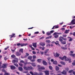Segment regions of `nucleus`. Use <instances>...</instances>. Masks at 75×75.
I'll list each match as a JSON object with an SVG mask.
<instances>
[{"label":"nucleus","mask_w":75,"mask_h":75,"mask_svg":"<svg viewBox=\"0 0 75 75\" xmlns=\"http://www.w3.org/2000/svg\"><path fill=\"white\" fill-rule=\"evenodd\" d=\"M40 67V65H38V71L40 72H41L42 69H45V68L44 67Z\"/></svg>","instance_id":"f257e3e1"},{"label":"nucleus","mask_w":75,"mask_h":75,"mask_svg":"<svg viewBox=\"0 0 75 75\" xmlns=\"http://www.w3.org/2000/svg\"><path fill=\"white\" fill-rule=\"evenodd\" d=\"M54 56L55 57L57 58V57H59V54L57 52H56V53L54 54Z\"/></svg>","instance_id":"f03ea898"},{"label":"nucleus","mask_w":75,"mask_h":75,"mask_svg":"<svg viewBox=\"0 0 75 75\" xmlns=\"http://www.w3.org/2000/svg\"><path fill=\"white\" fill-rule=\"evenodd\" d=\"M13 63H15L16 62L17 63V62H18V58H15V59L13 60Z\"/></svg>","instance_id":"7ed1b4c3"},{"label":"nucleus","mask_w":75,"mask_h":75,"mask_svg":"<svg viewBox=\"0 0 75 75\" xmlns=\"http://www.w3.org/2000/svg\"><path fill=\"white\" fill-rule=\"evenodd\" d=\"M16 56L19 57V56H20V55H21V54L20 52H16Z\"/></svg>","instance_id":"20e7f679"},{"label":"nucleus","mask_w":75,"mask_h":75,"mask_svg":"<svg viewBox=\"0 0 75 75\" xmlns=\"http://www.w3.org/2000/svg\"><path fill=\"white\" fill-rule=\"evenodd\" d=\"M40 45H41V46H42V47L45 46V43L44 42H40Z\"/></svg>","instance_id":"39448f33"},{"label":"nucleus","mask_w":75,"mask_h":75,"mask_svg":"<svg viewBox=\"0 0 75 75\" xmlns=\"http://www.w3.org/2000/svg\"><path fill=\"white\" fill-rule=\"evenodd\" d=\"M2 67L3 68H7V64H3L2 65Z\"/></svg>","instance_id":"423d86ee"},{"label":"nucleus","mask_w":75,"mask_h":75,"mask_svg":"<svg viewBox=\"0 0 75 75\" xmlns=\"http://www.w3.org/2000/svg\"><path fill=\"white\" fill-rule=\"evenodd\" d=\"M64 57L65 61H69V59L68 57H67L66 56H64Z\"/></svg>","instance_id":"0eeeda50"},{"label":"nucleus","mask_w":75,"mask_h":75,"mask_svg":"<svg viewBox=\"0 0 75 75\" xmlns=\"http://www.w3.org/2000/svg\"><path fill=\"white\" fill-rule=\"evenodd\" d=\"M28 44L27 43H21V47H23V46H26Z\"/></svg>","instance_id":"6e6552de"},{"label":"nucleus","mask_w":75,"mask_h":75,"mask_svg":"<svg viewBox=\"0 0 75 75\" xmlns=\"http://www.w3.org/2000/svg\"><path fill=\"white\" fill-rule=\"evenodd\" d=\"M11 69L14 70L15 69H16V67L12 65L11 66Z\"/></svg>","instance_id":"1a4fd4ad"},{"label":"nucleus","mask_w":75,"mask_h":75,"mask_svg":"<svg viewBox=\"0 0 75 75\" xmlns=\"http://www.w3.org/2000/svg\"><path fill=\"white\" fill-rule=\"evenodd\" d=\"M75 19H73L71 22V23L72 24H73V25H74V24H75Z\"/></svg>","instance_id":"9d476101"},{"label":"nucleus","mask_w":75,"mask_h":75,"mask_svg":"<svg viewBox=\"0 0 75 75\" xmlns=\"http://www.w3.org/2000/svg\"><path fill=\"white\" fill-rule=\"evenodd\" d=\"M57 34H58V35H59L60 34H62L61 33H58V32H55L53 34V35H57Z\"/></svg>","instance_id":"9b49d317"},{"label":"nucleus","mask_w":75,"mask_h":75,"mask_svg":"<svg viewBox=\"0 0 75 75\" xmlns=\"http://www.w3.org/2000/svg\"><path fill=\"white\" fill-rule=\"evenodd\" d=\"M61 74H63V75H66L67 72H66V71H65V70H63V71L61 72Z\"/></svg>","instance_id":"f8f14e48"},{"label":"nucleus","mask_w":75,"mask_h":75,"mask_svg":"<svg viewBox=\"0 0 75 75\" xmlns=\"http://www.w3.org/2000/svg\"><path fill=\"white\" fill-rule=\"evenodd\" d=\"M67 38L69 39V41H72L73 40V39H72V38L71 37H68Z\"/></svg>","instance_id":"ddd939ff"},{"label":"nucleus","mask_w":75,"mask_h":75,"mask_svg":"<svg viewBox=\"0 0 75 75\" xmlns=\"http://www.w3.org/2000/svg\"><path fill=\"white\" fill-rule=\"evenodd\" d=\"M43 64L45 65H47V63L45 61L43 60Z\"/></svg>","instance_id":"4468645a"},{"label":"nucleus","mask_w":75,"mask_h":75,"mask_svg":"<svg viewBox=\"0 0 75 75\" xmlns=\"http://www.w3.org/2000/svg\"><path fill=\"white\" fill-rule=\"evenodd\" d=\"M61 49L63 50H67L68 48L67 47H64L62 46L61 47Z\"/></svg>","instance_id":"2eb2a0df"},{"label":"nucleus","mask_w":75,"mask_h":75,"mask_svg":"<svg viewBox=\"0 0 75 75\" xmlns=\"http://www.w3.org/2000/svg\"><path fill=\"white\" fill-rule=\"evenodd\" d=\"M69 55H70V57H75V54H69Z\"/></svg>","instance_id":"dca6fc26"},{"label":"nucleus","mask_w":75,"mask_h":75,"mask_svg":"<svg viewBox=\"0 0 75 75\" xmlns=\"http://www.w3.org/2000/svg\"><path fill=\"white\" fill-rule=\"evenodd\" d=\"M61 37H62L60 36L59 38V41L62 42V41H63V39H62Z\"/></svg>","instance_id":"f3484780"},{"label":"nucleus","mask_w":75,"mask_h":75,"mask_svg":"<svg viewBox=\"0 0 75 75\" xmlns=\"http://www.w3.org/2000/svg\"><path fill=\"white\" fill-rule=\"evenodd\" d=\"M33 45L35 48H36V47H37V43H33Z\"/></svg>","instance_id":"a211bd4d"},{"label":"nucleus","mask_w":75,"mask_h":75,"mask_svg":"<svg viewBox=\"0 0 75 75\" xmlns=\"http://www.w3.org/2000/svg\"><path fill=\"white\" fill-rule=\"evenodd\" d=\"M32 58H33V57L31 56H30L28 57V59H29L30 60H31V59H32Z\"/></svg>","instance_id":"6ab92c4d"},{"label":"nucleus","mask_w":75,"mask_h":75,"mask_svg":"<svg viewBox=\"0 0 75 75\" xmlns=\"http://www.w3.org/2000/svg\"><path fill=\"white\" fill-rule=\"evenodd\" d=\"M18 69H19V71H23V68L21 67H18Z\"/></svg>","instance_id":"aec40b11"},{"label":"nucleus","mask_w":75,"mask_h":75,"mask_svg":"<svg viewBox=\"0 0 75 75\" xmlns=\"http://www.w3.org/2000/svg\"><path fill=\"white\" fill-rule=\"evenodd\" d=\"M19 52H21V53H23V49L21 48L19 50Z\"/></svg>","instance_id":"412c9836"},{"label":"nucleus","mask_w":75,"mask_h":75,"mask_svg":"<svg viewBox=\"0 0 75 75\" xmlns=\"http://www.w3.org/2000/svg\"><path fill=\"white\" fill-rule=\"evenodd\" d=\"M45 74L46 75H49V71H45Z\"/></svg>","instance_id":"4be33fe9"},{"label":"nucleus","mask_w":75,"mask_h":75,"mask_svg":"<svg viewBox=\"0 0 75 75\" xmlns=\"http://www.w3.org/2000/svg\"><path fill=\"white\" fill-rule=\"evenodd\" d=\"M25 54V56L26 58H27V57H28V56H29V54L28 52H26Z\"/></svg>","instance_id":"5701e85b"},{"label":"nucleus","mask_w":75,"mask_h":75,"mask_svg":"<svg viewBox=\"0 0 75 75\" xmlns=\"http://www.w3.org/2000/svg\"><path fill=\"white\" fill-rule=\"evenodd\" d=\"M42 61V59H38L37 60V61L38 62H39L40 63L41 62V61Z\"/></svg>","instance_id":"b1692460"},{"label":"nucleus","mask_w":75,"mask_h":75,"mask_svg":"<svg viewBox=\"0 0 75 75\" xmlns=\"http://www.w3.org/2000/svg\"><path fill=\"white\" fill-rule=\"evenodd\" d=\"M55 68L56 71H58L59 69V68L57 66H56Z\"/></svg>","instance_id":"393cba45"},{"label":"nucleus","mask_w":75,"mask_h":75,"mask_svg":"<svg viewBox=\"0 0 75 75\" xmlns=\"http://www.w3.org/2000/svg\"><path fill=\"white\" fill-rule=\"evenodd\" d=\"M11 57L13 59L16 58V56L14 54H12L11 56Z\"/></svg>","instance_id":"a878e982"},{"label":"nucleus","mask_w":75,"mask_h":75,"mask_svg":"<svg viewBox=\"0 0 75 75\" xmlns=\"http://www.w3.org/2000/svg\"><path fill=\"white\" fill-rule=\"evenodd\" d=\"M28 70H30V69H33V68L31 66H30L29 67H28Z\"/></svg>","instance_id":"bb28decb"},{"label":"nucleus","mask_w":75,"mask_h":75,"mask_svg":"<svg viewBox=\"0 0 75 75\" xmlns=\"http://www.w3.org/2000/svg\"><path fill=\"white\" fill-rule=\"evenodd\" d=\"M53 64H54L55 65H57V62L56 61H54L53 62Z\"/></svg>","instance_id":"cd10ccee"},{"label":"nucleus","mask_w":75,"mask_h":75,"mask_svg":"<svg viewBox=\"0 0 75 75\" xmlns=\"http://www.w3.org/2000/svg\"><path fill=\"white\" fill-rule=\"evenodd\" d=\"M61 38H62V39H63V40H64V41H67V40L66 38H64L62 37H61Z\"/></svg>","instance_id":"c85d7f7f"},{"label":"nucleus","mask_w":75,"mask_h":75,"mask_svg":"<svg viewBox=\"0 0 75 75\" xmlns=\"http://www.w3.org/2000/svg\"><path fill=\"white\" fill-rule=\"evenodd\" d=\"M69 33V30H66L65 32L64 33L65 34H68Z\"/></svg>","instance_id":"c756f323"},{"label":"nucleus","mask_w":75,"mask_h":75,"mask_svg":"<svg viewBox=\"0 0 75 75\" xmlns=\"http://www.w3.org/2000/svg\"><path fill=\"white\" fill-rule=\"evenodd\" d=\"M59 59H61V60H62L63 61L64 59V56H63V57H59Z\"/></svg>","instance_id":"7c9ffc66"},{"label":"nucleus","mask_w":75,"mask_h":75,"mask_svg":"<svg viewBox=\"0 0 75 75\" xmlns=\"http://www.w3.org/2000/svg\"><path fill=\"white\" fill-rule=\"evenodd\" d=\"M52 44H54V43H55V44H56V45H58V44L59 45V43H57L56 42H55L54 41H53L52 42Z\"/></svg>","instance_id":"2f4dec72"},{"label":"nucleus","mask_w":75,"mask_h":75,"mask_svg":"<svg viewBox=\"0 0 75 75\" xmlns=\"http://www.w3.org/2000/svg\"><path fill=\"white\" fill-rule=\"evenodd\" d=\"M66 41H63L61 42V44L63 45L66 44Z\"/></svg>","instance_id":"473e14b6"},{"label":"nucleus","mask_w":75,"mask_h":75,"mask_svg":"<svg viewBox=\"0 0 75 75\" xmlns=\"http://www.w3.org/2000/svg\"><path fill=\"white\" fill-rule=\"evenodd\" d=\"M31 64L33 67H36V64L34 63H31Z\"/></svg>","instance_id":"72a5a7b5"},{"label":"nucleus","mask_w":75,"mask_h":75,"mask_svg":"<svg viewBox=\"0 0 75 75\" xmlns=\"http://www.w3.org/2000/svg\"><path fill=\"white\" fill-rule=\"evenodd\" d=\"M46 35H51V33L49 32H48L47 33Z\"/></svg>","instance_id":"f704fd0d"},{"label":"nucleus","mask_w":75,"mask_h":75,"mask_svg":"<svg viewBox=\"0 0 75 75\" xmlns=\"http://www.w3.org/2000/svg\"><path fill=\"white\" fill-rule=\"evenodd\" d=\"M23 68L24 69H25V70H28V67H23Z\"/></svg>","instance_id":"c9c22d12"},{"label":"nucleus","mask_w":75,"mask_h":75,"mask_svg":"<svg viewBox=\"0 0 75 75\" xmlns=\"http://www.w3.org/2000/svg\"><path fill=\"white\" fill-rule=\"evenodd\" d=\"M52 38V35H51L49 37H47L46 38V39H50V38Z\"/></svg>","instance_id":"e433bc0d"},{"label":"nucleus","mask_w":75,"mask_h":75,"mask_svg":"<svg viewBox=\"0 0 75 75\" xmlns=\"http://www.w3.org/2000/svg\"><path fill=\"white\" fill-rule=\"evenodd\" d=\"M9 37H10V40H11V38H13V37H15L16 36H13V35H11V36H9Z\"/></svg>","instance_id":"4c0bfd02"},{"label":"nucleus","mask_w":75,"mask_h":75,"mask_svg":"<svg viewBox=\"0 0 75 75\" xmlns=\"http://www.w3.org/2000/svg\"><path fill=\"white\" fill-rule=\"evenodd\" d=\"M60 63L62 65H65V63L64 62H61Z\"/></svg>","instance_id":"58836bf2"},{"label":"nucleus","mask_w":75,"mask_h":75,"mask_svg":"<svg viewBox=\"0 0 75 75\" xmlns=\"http://www.w3.org/2000/svg\"><path fill=\"white\" fill-rule=\"evenodd\" d=\"M49 50V49H47L45 51V54H46L48 52V51Z\"/></svg>","instance_id":"ea45409f"},{"label":"nucleus","mask_w":75,"mask_h":75,"mask_svg":"<svg viewBox=\"0 0 75 75\" xmlns=\"http://www.w3.org/2000/svg\"><path fill=\"white\" fill-rule=\"evenodd\" d=\"M27 58L25 56H21V58H22V59H23L24 58Z\"/></svg>","instance_id":"a19ab883"},{"label":"nucleus","mask_w":75,"mask_h":75,"mask_svg":"<svg viewBox=\"0 0 75 75\" xmlns=\"http://www.w3.org/2000/svg\"><path fill=\"white\" fill-rule=\"evenodd\" d=\"M49 68L50 69V70H52V66H49Z\"/></svg>","instance_id":"79ce46f5"},{"label":"nucleus","mask_w":75,"mask_h":75,"mask_svg":"<svg viewBox=\"0 0 75 75\" xmlns=\"http://www.w3.org/2000/svg\"><path fill=\"white\" fill-rule=\"evenodd\" d=\"M14 65H15V66H16L17 67H18V65L17 63H15L14 64Z\"/></svg>","instance_id":"37998d69"},{"label":"nucleus","mask_w":75,"mask_h":75,"mask_svg":"<svg viewBox=\"0 0 75 75\" xmlns=\"http://www.w3.org/2000/svg\"><path fill=\"white\" fill-rule=\"evenodd\" d=\"M72 64L73 65H75V60H74V62L72 63Z\"/></svg>","instance_id":"c03bdc74"},{"label":"nucleus","mask_w":75,"mask_h":75,"mask_svg":"<svg viewBox=\"0 0 75 75\" xmlns=\"http://www.w3.org/2000/svg\"><path fill=\"white\" fill-rule=\"evenodd\" d=\"M34 75H39L38 73L37 72H35L34 73Z\"/></svg>","instance_id":"a18cd8bd"},{"label":"nucleus","mask_w":75,"mask_h":75,"mask_svg":"<svg viewBox=\"0 0 75 75\" xmlns=\"http://www.w3.org/2000/svg\"><path fill=\"white\" fill-rule=\"evenodd\" d=\"M69 68L68 67H67L66 69V71H69Z\"/></svg>","instance_id":"49530a36"},{"label":"nucleus","mask_w":75,"mask_h":75,"mask_svg":"<svg viewBox=\"0 0 75 75\" xmlns=\"http://www.w3.org/2000/svg\"><path fill=\"white\" fill-rule=\"evenodd\" d=\"M46 42H48V43H50L51 42V41L50 40H46Z\"/></svg>","instance_id":"de8ad7c7"},{"label":"nucleus","mask_w":75,"mask_h":75,"mask_svg":"<svg viewBox=\"0 0 75 75\" xmlns=\"http://www.w3.org/2000/svg\"><path fill=\"white\" fill-rule=\"evenodd\" d=\"M30 74H31V75H34V73L32 71H30Z\"/></svg>","instance_id":"09e8293b"},{"label":"nucleus","mask_w":75,"mask_h":75,"mask_svg":"<svg viewBox=\"0 0 75 75\" xmlns=\"http://www.w3.org/2000/svg\"><path fill=\"white\" fill-rule=\"evenodd\" d=\"M59 36L58 35H56L54 36V37H55L56 38H57Z\"/></svg>","instance_id":"8fccbe9b"},{"label":"nucleus","mask_w":75,"mask_h":75,"mask_svg":"<svg viewBox=\"0 0 75 75\" xmlns=\"http://www.w3.org/2000/svg\"><path fill=\"white\" fill-rule=\"evenodd\" d=\"M37 58V57L36 56L34 55L33 56V59H35Z\"/></svg>","instance_id":"3c124183"},{"label":"nucleus","mask_w":75,"mask_h":75,"mask_svg":"<svg viewBox=\"0 0 75 75\" xmlns=\"http://www.w3.org/2000/svg\"><path fill=\"white\" fill-rule=\"evenodd\" d=\"M55 28H59V26H58L55 25Z\"/></svg>","instance_id":"603ef678"},{"label":"nucleus","mask_w":75,"mask_h":75,"mask_svg":"<svg viewBox=\"0 0 75 75\" xmlns=\"http://www.w3.org/2000/svg\"><path fill=\"white\" fill-rule=\"evenodd\" d=\"M34 34H39V32H36L34 33Z\"/></svg>","instance_id":"864d4df0"},{"label":"nucleus","mask_w":75,"mask_h":75,"mask_svg":"<svg viewBox=\"0 0 75 75\" xmlns=\"http://www.w3.org/2000/svg\"><path fill=\"white\" fill-rule=\"evenodd\" d=\"M73 72V70H70L69 71V73H71V72Z\"/></svg>","instance_id":"5fc2aeb1"},{"label":"nucleus","mask_w":75,"mask_h":75,"mask_svg":"<svg viewBox=\"0 0 75 75\" xmlns=\"http://www.w3.org/2000/svg\"><path fill=\"white\" fill-rule=\"evenodd\" d=\"M32 52L33 53V54H34V55L36 54V52H35V51H33Z\"/></svg>","instance_id":"6e6d98bb"},{"label":"nucleus","mask_w":75,"mask_h":75,"mask_svg":"<svg viewBox=\"0 0 75 75\" xmlns=\"http://www.w3.org/2000/svg\"><path fill=\"white\" fill-rule=\"evenodd\" d=\"M9 48V47L8 46L6 48H4V50H7V49H8V48Z\"/></svg>","instance_id":"4d7b16f0"},{"label":"nucleus","mask_w":75,"mask_h":75,"mask_svg":"<svg viewBox=\"0 0 75 75\" xmlns=\"http://www.w3.org/2000/svg\"><path fill=\"white\" fill-rule=\"evenodd\" d=\"M4 75H10V74L8 73H5Z\"/></svg>","instance_id":"13d9d810"},{"label":"nucleus","mask_w":75,"mask_h":75,"mask_svg":"<svg viewBox=\"0 0 75 75\" xmlns=\"http://www.w3.org/2000/svg\"><path fill=\"white\" fill-rule=\"evenodd\" d=\"M21 43H18L17 44V46H20V45L21 46Z\"/></svg>","instance_id":"bf43d9fd"},{"label":"nucleus","mask_w":75,"mask_h":75,"mask_svg":"<svg viewBox=\"0 0 75 75\" xmlns=\"http://www.w3.org/2000/svg\"><path fill=\"white\" fill-rule=\"evenodd\" d=\"M54 32V30H51L50 31V33L51 34V33H53Z\"/></svg>","instance_id":"052dcab7"},{"label":"nucleus","mask_w":75,"mask_h":75,"mask_svg":"<svg viewBox=\"0 0 75 75\" xmlns=\"http://www.w3.org/2000/svg\"><path fill=\"white\" fill-rule=\"evenodd\" d=\"M43 75V74L42 72H40L39 74V75Z\"/></svg>","instance_id":"680f3d73"},{"label":"nucleus","mask_w":75,"mask_h":75,"mask_svg":"<svg viewBox=\"0 0 75 75\" xmlns=\"http://www.w3.org/2000/svg\"><path fill=\"white\" fill-rule=\"evenodd\" d=\"M30 61H31V62H35V59H31L30 60Z\"/></svg>","instance_id":"e2e57ef3"},{"label":"nucleus","mask_w":75,"mask_h":75,"mask_svg":"<svg viewBox=\"0 0 75 75\" xmlns=\"http://www.w3.org/2000/svg\"><path fill=\"white\" fill-rule=\"evenodd\" d=\"M63 37H66L67 36V35H62Z\"/></svg>","instance_id":"0e129e2a"},{"label":"nucleus","mask_w":75,"mask_h":75,"mask_svg":"<svg viewBox=\"0 0 75 75\" xmlns=\"http://www.w3.org/2000/svg\"><path fill=\"white\" fill-rule=\"evenodd\" d=\"M20 62H22V63H24V61L23 60H21V61Z\"/></svg>","instance_id":"69168bd1"},{"label":"nucleus","mask_w":75,"mask_h":75,"mask_svg":"<svg viewBox=\"0 0 75 75\" xmlns=\"http://www.w3.org/2000/svg\"><path fill=\"white\" fill-rule=\"evenodd\" d=\"M19 65L21 66V67H23V64H19Z\"/></svg>","instance_id":"338daca9"},{"label":"nucleus","mask_w":75,"mask_h":75,"mask_svg":"<svg viewBox=\"0 0 75 75\" xmlns=\"http://www.w3.org/2000/svg\"><path fill=\"white\" fill-rule=\"evenodd\" d=\"M44 49H45V47H43L42 48V50H44Z\"/></svg>","instance_id":"774afa93"}]
</instances>
